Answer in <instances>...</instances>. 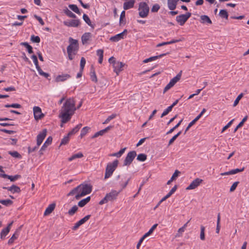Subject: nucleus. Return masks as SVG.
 I'll return each instance as SVG.
<instances>
[{"label": "nucleus", "mask_w": 249, "mask_h": 249, "mask_svg": "<svg viewBox=\"0 0 249 249\" xmlns=\"http://www.w3.org/2000/svg\"><path fill=\"white\" fill-rule=\"evenodd\" d=\"M69 40L70 44L67 47V53L69 59L72 60L74 58V55L76 54L78 51L79 44L78 40L72 37H70Z\"/></svg>", "instance_id": "1"}, {"label": "nucleus", "mask_w": 249, "mask_h": 249, "mask_svg": "<svg viewBox=\"0 0 249 249\" xmlns=\"http://www.w3.org/2000/svg\"><path fill=\"white\" fill-rule=\"evenodd\" d=\"M79 193L75 196L76 200H79L81 197L90 194L92 191V187L90 184L81 183L78 185Z\"/></svg>", "instance_id": "2"}, {"label": "nucleus", "mask_w": 249, "mask_h": 249, "mask_svg": "<svg viewBox=\"0 0 249 249\" xmlns=\"http://www.w3.org/2000/svg\"><path fill=\"white\" fill-rule=\"evenodd\" d=\"M75 102L73 98H69L67 99L64 104L61 110L67 112L74 113V111L76 110L75 107Z\"/></svg>", "instance_id": "3"}, {"label": "nucleus", "mask_w": 249, "mask_h": 249, "mask_svg": "<svg viewBox=\"0 0 249 249\" xmlns=\"http://www.w3.org/2000/svg\"><path fill=\"white\" fill-rule=\"evenodd\" d=\"M121 191L117 192L116 190H112L110 192L107 193L105 196L99 202V205H103L109 201H113L115 200L118 196Z\"/></svg>", "instance_id": "4"}, {"label": "nucleus", "mask_w": 249, "mask_h": 249, "mask_svg": "<svg viewBox=\"0 0 249 249\" xmlns=\"http://www.w3.org/2000/svg\"><path fill=\"white\" fill-rule=\"evenodd\" d=\"M118 163V160H115L112 162L108 163L107 164L106 168L105 179L108 178L112 175L113 172L117 167Z\"/></svg>", "instance_id": "5"}, {"label": "nucleus", "mask_w": 249, "mask_h": 249, "mask_svg": "<svg viewBox=\"0 0 249 249\" xmlns=\"http://www.w3.org/2000/svg\"><path fill=\"white\" fill-rule=\"evenodd\" d=\"M138 10L139 15L142 18L147 17L149 12V7L145 2H141L139 3Z\"/></svg>", "instance_id": "6"}, {"label": "nucleus", "mask_w": 249, "mask_h": 249, "mask_svg": "<svg viewBox=\"0 0 249 249\" xmlns=\"http://www.w3.org/2000/svg\"><path fill=\"white\" fill-rule=\"evenodd\" d=\"M191 15L192 14L190 12H187L185 14H181L177 16L176 20L180 26H183L191 17Z\"/></svg>", "instance_id": "7"}, {"label": "nucleus", "mask_w": 249, "mask_h": 249, "mask_svg": "<svg viewBox=\"0 0 249 249\" xmlns=\"http://www.w3.org/2000/svg\"><path fill=\"white\" fill-rule=\"evenodd\" d=\"M137 156V153L135 151H131L129 152L124 161L123 166H129L132 162L133 160Z\"/></svg>", "instance_id": "8"}, {"label": "nucleus", "mask_w": 249, "mask_h": 249, "mask_svg": "<svg viewBox=\"0 0 249 249\" xmlns=\"http://www.w3.org/2000/svg\"><path fill=\"white\" fill-rule=\"evenodd\" d=\"M73 115L72 112L69 113L61 110L59 117L61 118V123L62 124H65L71 120Z\"/></svg>", "instance_id": "9"}, {"label": "nucleus", "mask_w": 249, "mask_h": 249, "mask_svg": "<svg viewBox=\"0 0 249 249\" xmlns=\"http://www.w3.org/2000/svg\"><path fill=\"white\" fill-rule=\"evenodd\" d=\"M34 116L36 121L42 118L44 115L42 113L41 109L39 107H34L33 108Z\"/></svg>", "instance_id": "10"}, {"label": "nucleus", "mask_w": 249, "mask_h": 249, "mask_svg": "<svg viewBox=\"0 0 249 249\" xmlns=\"http://www.w3.org/2000/svg\"><path fill=\"white\" fill-rule=\"evenodd\" d=\"M203 181L202 179L196 178L194 179L190 184L186 188V190H193L197 188Z\"/></svg>", "instance_id": "11"}, {"label": "nucleus", "mask_w": 249, "mask_h": 249, "mask_svg": "<svg viewBox=\"0 0 249 249\" xmlns=\"http://www.w3.org/2000/svg\"><path fill=\"white\" fill-rule=\"evenodd\" d=\"M63 24L68 27H77L80 25L81 21L79 19H71L70 21H64Z\"/></svg>", "instance_id": "12"}, {"label": "nucleus", "mask_w": 249, "mask_h": 249, "mask_svg": "<svg viewBox=\"0 0 249 249\" xmlns=\"http://www.w3.org/2000/svg\"><path fill=\"white\" fill-rule=\"evenodd\" d=\"M124 66V63L122 62L117 61V62H114L113 63V69L114 71L116 73L117 75H119L120 71L123 70V67Z\"/></svg>", "instance_id": "13"}, {"label": "nucleus", "mask_w": 249, "mask_h": 249, "mask_svg": "<svg viewBox=\"0 0 249 249\" xmlns=\"http://www.w3.org/2000/svg\"><path fill=\"white\" fill-rule=\"evenodd\" d=\"M47 129H44L42 132H40L36 137V144L37 146H40L42 143L43 140L47 135Z\"/></svg>", "instance_id": "14"}, {"label": "nucleus", "mask_w": 249, "mask_h": 249, "mask_svg": "<svg viewBox=\"0 0 249 249\" xmlns=\"http://www.w3.org/2000/svg\"><path fill=\"white\" fill-rule=\"evenodd\" d=\"M90 217L91 215L89 214L80 219L75 224L74 226L72 228V230L73 231L76 230L81 225H83L86 222H87Z\"/></svg>", "instance_id": "15"}, {"label": "nucleus", "mask_w": 249, "mask_h": 249, "mask_svg": "<svg viewBox=\"0 0 249 249\" xmlns=\"http://www.w3.org/2000/svg\"><path fill=\"white\" fill-rule=\"evenodd\" d=\"M2 188L10 191L12 194L20 193L21 192L20 187L14 184H13L10 187H3Z\"/></svg>", "instance_id": "16"}, {"label": "nucleus", "mask_w": 249, "mask_h": 249, "mask_svg": "<svg viewBox=\"0 0 249 249\" xmlns=\"http://www.w3.org/2000/svg\"><path fill=\"white\" fill-rule=\"evenodd\" d=\"M22 226H21L18 229H17L15 231V233L12 236V237L9 239L8 241V244L9 245H11L12 244H13L14 241L18 238Z\"/></svg>", "instance_id": "17"}, {"label": "nucleus", "mask_w": 249, "mask_h": 249, "mask_svg": "<svg viewBox=\"0 0 249 249\" xmlns=\"http://www.w3.org/2000/svg\"><path fill=\"white\" fill-rule=\"evenodd\" d=\"M178 1L179 0H167V5L169 10H175Z\"/></svg>", "instance_id": "18"}, {"label": "nucleus", "mask_w": 249, "mask_h": 249, "mask_svg": "<svg viewBox=\"0 0 249 249\" xmlns=\"http://www.w3.org/2000/svg\"><path fill=\"white\" fill-rule=\"evenodd\" d=\"M169 53H164L160 54L159 55L154 56L150 57H149L148 58L144 59L143 61V62L144 63H148V62H150V61H151L155 60H156V59H157L158 58H161L162 56H165L166 54H168Z\"/></svg>", "instance_id": "19"}, {"label": "nucleus", "mask_w": 249, "mask_h": 249, "mask_svg": "<svg viewBox=\"0 0 249 249\" xmlns=\"http://www.w3.org/2000/svg\"><path fill=\"white\" fill-rule=\"evenodd\" d=\"M71 77V75L68 74L58 75L55 78V81L56 82H63L67 79L70 78Z\"/></svg>", "instance_id": "20"}, {"label": "nucleus", "mask_w": 249, "mask_h": 249, "mask_svg": "<svg viewBox=\"0 0 249 249\" xmlns=\"http://www.w3.org/2000/svg\"><path fill=\"white\" fill-rule=\"evenodd\" d=\"M200 22L202 24H211L212 21L210 18L207 15H202L200 16Z\"/></svg>", "instance_id": "21"}, {"label": "nucleus", "mask_w": 249, "mask_h": 249, "mask_svg": "<svg viewBox=\"0 0 249 249\" xmlns=\"http://www.w3.org/2000/svg\"><path fill=\"white\" fill-rule=\"evenodd\" d=\"M55 207V204L54 203L50 204L46 209L44 213V215L46 216L50 214L54 210Z\"/></svg>", "instance_id": "22"}, {"label": "nucleus", "mask_w": 249, "mask_h": 249, "mask_svg": "<svg viewBox=\"0 0 249 249\" xmlns=\"http://www.w3.org/2000/svg\"><path fill=\"white\" fill-rule=\"evenodd\" d=\"M135 0H129L124 3L123 8L124 10H128L134 7Z\"/></svg>", "instance_id": "23"}, {"label": "nucleus", "mask_w": 249, "mask_h": 249, "mask_svg": "<svg viewBox=\"0 0 249 249\" xmlns=\"http://www.w3.org/2000/svg\"><path fill=\"white\" fill-rule=\"evenodd\" d=\"M90 196H88L87 197L82 199L79 201L78 203V206L80 207H83L85 206L88 202L90 200Z\"/></svg>", "instance_id": "24"}, {"label": "nucleus", "mask_w": 249, "mask_h": 249, "mask_svg": "<svg viewBox=\"0 0 249 249\" xmlns=\"http://www.w3.org/2000/svg\"><path fill=\"white\" fill-rule=\"evenodd\" d=\"M91 37V33H84L82 37L81 40L83 44L87 43V41L89 40V38Z\"/></svg>", "instance_id": "25"}, {"label": "nucleus", "mask_w": 249, "mask_h": 249, "mask_svg": "<svg viewBox=\"0 0 249 249\" xmlns=\"http://www.w3.org/2000/svg\"><path fill=\"white\" fill-rule=\"evenodd\" d=\"M52 137L51 136L49 137L41 146V150H46V148L52 143Z\"/></svg>", "instance_id": "26"}, {"label": "nucleus", "mask_w": 249, "mask_h": 249, "mask_svg": "<svg viewBox=\"0 0 249 249\" xmlns=\"http://www.w3.org/2000/svg\"><path fill=\"white\" fill-rule=\"evenodd\" d=\"M83 19L85 21V22L92 29L94 28V25L91 23L90 19H89V16L86 14H84L83 15Z\"/></svg>", "instance_id": "27"}, {"label": "nucleus", "mask_w": 249, "mask_h": 249, "mask_svg": "<svg viewBox=\"0 0 249 249\" xmlns=\"http://www.w3.org/2000/svg\"><path fill=\"white\" fill-rule=\"evenodd\" d=\"M124 37L123 36V34L121 33L116 35L115 36H112L110 38V40L112 42H118L122 39H124Z\"/></svg>", "instance_id": "28"}, {"label": "nucleus", "mask_w": 249, "mask_h": 249, "mask_svg": "<svg viewBox=\"0 0 249 249\" xmlns=\"http://www.w3.org/2000/svg\"><path fill=\"white\" fill-rule=\"evenodd\" d=\"M20 45L21 46H24L27 49V50L29 53H33V48L29 44V43L28 42H21L20 43Z\"/></svg>", "instance_id": "29"}, {"label": "nucleus", "mask_w": 249, "mask_h": 249, "mask_svg": "<svg viewBox=\"0 0 249 249\" xmlns=\"http://www.w3.org/2000/svg\"><path fill=\"white\" fill-rule=\"evenodd\" d=\"M181 73L182 71H180L175 77L172 78L170 82H171L173 85H175V84L180 79Z\"/></svg>", "instance_id": "30"}, {"label": "nucleus", "mask_w": 249, "mask_h": 249, "mask_svg": "<svg viewBox=\"0 0 249 249\" xmlns=\"http://www.w3.org/2000/svg\"><path fill=\"white\" fill-rule=\"evenodd\" d=\"M125 149H126L125 147L122 148L118 152L110 154L109 156L116 157L117 158H120L123 155V154L124 152Z\"/></svg>", "instance_id": "31"}, {"label": "nucleus", "mask_w": 249, "mask_h": 249, "mask_svg": "<svg viewBox=\"0 0 249 249\" xmlns=\"http://www.w3.org/2000/svg\"><path fill=\"white\" fill-rule=\"evenodd\" d=\"M69 7L74 12L78 15H81V11L78 8L77 6L75 4H70Z\"/></svg>", "instance_id": "32"}, {"label": "nucleus", "mask_w": 249, "mask_h": 249, "mask_svg": "<svg viewBox=\"0 0 249 249\" xmlns=\"http://www.w3.org/2000/svg\"><path fill=\"white\" fill-rule=\"evenodd\" d=\"M64 13L69 17L72 18H76V15L73 14L71 11L68 9L67 8H66L64 9Z\"/></svg>", "instance_id": "33"}, {"label": "nucleus", "mask_w": 249, "mask_h": 249, "mask_svg": "<svg viewBox=\"0 0 249 249\" xmlns=\"http://www.w3.org/2000/svg\"><path fill=\"white\" fill-rule=\"evenodd\" d=\"M83 157V154L81 152L73 154L69 158V161H71L76 158H81Z\"/></svg>", "instance_id": "34"}, {"label": "nucleus", "mask_w": 249, "mask_h": 249, "mask_svg": "<svg viewBox=\"0 0 249 249\" xmlns=\"http://www.w3.org/2000/svg\"><path fill=\"white\" fill-rule=\"evenodd\" d=\"M219 15L220 17L222 18H224L226 19H227L228 18L229 15H228L227 11L226 10H224V9L220 10Z\"/></svg>", "instance_id": "35"}, {"label": "nucleus", "mask_w": 249, "mask_h": 249, "mask_svg": "<svg viewBox=\"0 0 249 249\" xmlns=\"http://www.w3.org/2000/svg\"><path fill=\"white\" fill-rule=\"evenodd\" d=\"M0 203L6 206H9L11 205L13 203V202L12 200L9 199L5 200L0 199Z\"/></svg>", "instance_id": "36"}, {"label": "nucleus", "mask_w": 249, "mask_h": 249, "mask_svg": "<svg viewBox=\"0 0 249 249\" xmlns=\"http://www.w3.org/2000/svg\"><path fill=\"white\" fill-rule=\"evenodd\" d=\"M79 188H80V187H78V186H77V187L74 188L72 190H71L67 194V196H73L75 194V195L76 194H78V193H79Z\"/></svg>", "instance_id": "37"}, {"label": "nucleus", "mask_w": 249, "mask_h": 249, "mask_svg": "<svg viewBox=\"0 0 249 249\" xmlns=\"http://www.w3.org/2000/svg\"><path fill=\"white\" fill-rule=\"evenodd\" d=\"M125 11H123L121 13V15H120V17L119 23L120 25H121L122 24L125 23Z\"/></svg>", "instance_id": "38"}, {"label": "nucleus", "mask_w": 249, "mask_h": 249, "mask_svg": "<svg viewBox=\"0 0 249 249\" xmlns=\"http://www.w3.org/2000/svg\"><path fill=\"white\" fill-rule=\"evenodd\" d=\"M10 231L8 230V228H4L2 229L0 232V238L2 240H3L5 239V236L8 234V233Z\"/></svg>", "instance_id": "39"}, {"label": "nucleus", "mask_w": 249, "mask_h": 249, "mask_svg": "<svg viewBox=\"0 0 249 249\" xmlns=\"http://www.w3.org/2000/svg\"><path fill=\"white\" fill-rule=\"evenodd\" d=\"M70 135H68V133L66 136H64V137L61 140L60 145L67 144L70 141Z\"/></svg>", "instance_id": "40"}, {"label": "nucleus", "mask_w": 249, "mask_h": 249, "mask_svg": "<svg viewBox=\"0 0 249 249\" xmlns=\"http://www.w3.org/2000/svg\"><path fill=\"white\" fill-rule=\"evenodd\" d=\"M39 74L41 75V76H43L44 77H45V78H46L47 79H48V80H50V79L49 78V77H50V75L49 74V73H46V72H44L42 69H41V68L40 67L39 68H38V69H37Z\"/></svg>", "instance_id": "41"}, {"label": "nucleus", "mask_w": 249, "mask_h": 249, "mask_svg": "<svg viewBox=\"0 0 249 249\" xmlns=\"http://www.w3.org/2000/svg\"><path fill=\"white\" fill-rule=\"evenodd\" d=\"M78 207L76 205L73 206L68 212V213L71 215H73L78 210Z\"/></svg>", "instance_id": "42"}, {"label": "nucleus", "mask_w": 249, "mask_h": 249, "mask_svg": "<svg viewBox=\"0 0 249 249\" xmlns=\"http://www.w3.org/2000/svg\"><path fill=\"white\" fill-rule=\"evenodd\" d=\"M89 129L90 127L88 126H85L83 127L81 131V133L80 135V137L82 138L84 136H85Z\"/></svg>", "instance_id": "43"}, {"label": "nucleus", "mask_w": 249, "mask_h": 249, "mask_svg": "<svg viewBox=\"0 0 249 249\" xmlns=\"http://www.w3.org/2000/svg\"><path fill=\"white\" fill-rule=\"evenodd\" d=\"M130 179V178H128L124 182H123L122 180L119 182V185L121 187V189L120 190L121 192L126 187Z\"/></svg>", "instance_id": "44"}, {"label": "nucleus", "mask_w": 249, "mask_h": 249, "mask_svg": "<svg viewBox=\"0 0 249 249\" xmlns=\"http://www.w3.org/2000/svg\"><path fill=\"white\" fill-rule=\"evenodd\" d=\"M21 176L20 175H16L15 176L8 175V179H9L11 182H14L16 180L21 178Z\"/></svg>", "instance_id": "45"}, {"label": "nucleus", "mask_w": 249, "mask_h": 249, "mask_svg": "<svg viewBox=\"0 0 249 249\" xmlns=\"http://www.w3.org/2000/svg\"><path fill=\"white\" fill-rule=\"evenodd\" d=\"M205 228L203 225L200 226V238L201 240H204L205 239Z\"/></svg>", "instance_id": "46"}, {"label": "nucleus", "mask_w": 249, "mask_h": 249, "mask_svg": "<svg viewBox=\"0 0 249 249\" xmlns=\"http://www.w3.org/2000/svg\"><path fill=\"white\" fill-rule=\"evenodd\" d=\"M147 159V155L145 154H140L137 156V160L140 161H144Z\"/></svg>", "instance_id": "47"}, {"label": "nucleus", "mask_w": 249, "mask_h": 249, "mask_svg": "<svg viewBox=\"0 0 249 249\" xmlns=\"http://www.w3.org/2000/svg\"><path fill=\"white\" fill-rule=\"evenodd\" d=\"M8 154L12 156L13 157L20 159L21 158V156L19 153H18L17 151H9Z\"/></svg>", "instance_id": "48"}, {"label": "nucleus", "mask_w": 249, "mask_h": 249, "mask_svg": "<svg viewBox=\"0 0 249 249\" xmlns=\"http://www.w3.org/2000/svg\"><path fill=\"white\" fill-rule=\"evenodd\" d=\"M4 107L7 108L13 107L19 108L21 107V106L20 104L17 103H14L12 104H6L4 106Z\"/></svg>", "instance_id": "49"}, {"label": "nucleus", "mask_w": 249, "mask_h": 249, "mask_svg": "<svg viewBox=\"0 0 249 249\" xmlns=\"http://www.w3.org/2000/svg\"><path fill=\"white\" fill-rule=\"evenodd\" d=\"M220 213H219L217 215V224H216V233H219L220 229Z\"/></svg>", "instance_id": "50"}, {"label": "nucleus", "mask_w": 249, "mask_h": 249, "mask_svg": "<svg viewBox=\"0 0 249 249\" xmlns=\"http://www.w3.org/2000/svg\"><path fill=\"white\" fill-rule=\"evenodd\" d=\"M90 76L91 81L95 83L97 82L98 80L94 70L90 71Z\"/></svg>", "instance_id": "51"}, {"label": "nucleus", "mask_w": 249, "mask_h": 249, "mask_svg": "<svg viewBox=\"0 0 249 249\" xmlns=\"http://www.w3.org/2000/svg\"><path fill=\"white\" fill-rule=\"evenodd\" d=\"M31 58L33 59L34 63L36 66V69H38L40 67L39 66L38 62L37 60V58L35 54H33L31 56Z\"/></svg>", "instance_id": "52"}, {"label": "nucleus", "mask_w": 249, "mask_h": 249, "mask_svg": "<svg viewBox=\"0 0 249 249\" xmlns=\"http://www.w3.org/2000/svg\"><path fill=\"white\" fill-rule=\"evenodd\" d=\"M31 41L34 43H39L40 42V38L38 36L32 35L31 36Z\"/></svg>", "instance_id": "53"}, {"label": "nucleus", "mask_w": 249, "mask_h": 249, "mask_svg": "<svg viewBox=\"0 0 249 249\" xmlns=\"http://www.w3.org/2000/svg\"><path fill=\"white\" fill-rule=\"evenodd\" d=\"M117 115L116 114H112L111 115L109 116L106 120L103 122V124H107L112 119H114L116 117Z\"/></svg>", "instance_id": "54"}, {"label": "nucleus", "mask_w": 249, "mask_h": 249, "mask_svg": "<svg viewBox=\"0 0 249 249\" xmlns=\"http://www.w3.org/2000/svg\"><path fill=\"white\" fill-rule=\"evenodd\" d=\"M172 109V108L171 107L169 106L165 110H164V111L161 114V115L160 116L161 118L164 117V116L167 115L169 112H170Z\"/></svg>", "instance_id": "55"}, {"label": "nucleus", "mask_w": 249, "mask_h": 249, "mask_svg": "<svg viewBox=\"0 0 249 249\" xmlns=\"http://www.w3.org/2000/svg\"><path fill=\"white\" fill-rule=\"evenodd\" d=\"M243 93H241V94H240L237 97V98H236V99L234 101V103H233V107H235V106H236L237 105V104H238L240 100L241 99V98L243 97Z\"/></svg>", "instance_id": "56"}, {"label": "nucleus", "mask_w": 249, "mask_h": 249, "mask_svg": "<svg viewBox=\"0 0 249 249\" xmlns=\"http://www.w3.org/2000/svg\"><path fill=\"white\" fill-rule=\"evenodd\" d=\"M244 170V167H243L241 169L236 168V169H232V170L230 171L231 175L235 174L238 173L239 172H242Z\"/></svg>", "instance_id": "57"}, {"label": "nucleus", "mask_w": 249, "mask_h": 249, "mask_svg": "<svg viewBox=\"0 0 249 249\" xmlns=\"http://www.w3.org/2000/svg\"><path fill=\"white\" fill-rule=\"evenodd\" d=\"M180 174V172L178 170H175L174 174L172 175L171 179V180H174L176 179V178L178 176V175Z\"/></svg>", "instance_id": "58"}, {"label": "nucleus", "mask_w": 249, "mask_h": 249, "mask_svg": "<svg viewBox=\"0 0 249 249\" xmlns=\"http://www.w3.org/2000/svg\"><path fill=\"white\" fill-rule=\"evenodd\" d=\"M104 132L102 130H100L99 131H98L96 132L92 137L91 139H94L95 138L98 137L99 136H102L104 134Z\"/></svg>", "instance_id": "59"}, {"label": "nucleus", "mask_w": 249, "mask_h": 249, "mask_svg": "<svg viewBox=\"0 0 249 249\" xmlns=\"http://www.w3.org/2000/svg\"><path fill=\"white\" fill-rule=\"evenodd\" d=\"M39 146H37V144L35 147H34L33 148L31 147L30 146H29L28 147V153L29 154H30L32 152L36 151L38 149Z\"/></svg>", "instance_id": "60"}, {"label": "nucleus", "mask_w": 249, "mask_h": 249, "mask_svg": "<svg viewBox=\"0 0 249 249\" xmlns=\"http://www.w3.org/2000/svg\"><path fill=\"white\" fill-rule=\"evenodd\" d=\"M174 86V85H173V84H172L171 82H169V83L165 87L163 91V93H165L167 90L170 89Z\"/></svg>", "instance_id": "61"}, {"label": "nucleus", "mask_w": 249, "mask_h": 249, "mask_svg": "<svg viewBox=\"0 0 249 249\" xmlns=\"http://www.w3.org/2000/svg\"><path fill=\"white\" fill-rule=\"evenodd\" d=\"M86 59L84 57H82L81 58L80 60V69L81 70V71H83L84 68L85 67V65L86 64Z\"/></svg>", "instance_id": "62"}, {"label": "nucleus", "mask_w": 249, "mask_h": 249, "mask_svg": "<svg viewBox=\"0 0 249 249\" xmlns=\"http://www.w3.org/2000/svg\"><path fill=\"white\" fill-rule=\"evenodd\" d=\"M160 8V6L158 4H154L152 8L151 12H157Z\"/></svg>", "instance_id": "63"}, {"label": "nucleus", "mask_w": 249, "mask_h": 249, "mask_svg": "<svg viewBox=\"0 0 249 249\" xmlns=\"http://www.w3.org/2000/svg\"><path fill=\"white\" fill-rule=\"evenodd\" d=\"M239 183V181L234 182L230 188V191L231 192H233L236 188L238 184Z\"/></svg>", "instance_id": "64"}]
</instances>
